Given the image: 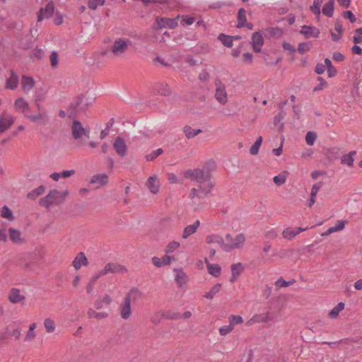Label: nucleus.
Listing matches in <instances>:
<instances>
[{
	"label": "nucleus",
	"instance_id": "f257e3e1",
	"mask_svg": "<svg viewBox=\"0 0 362 362\" xmlns=\"http://www.w3.org/2000/svg\"><path fill=\"white\" fill-rule=\"evenodd\" d=\"M91 105V100L83 95L76 96L69 104L67 108L68 117L76 119L81 113L88 109Z\"/></svg>",
	"mask_w": 362,
	"mask_h": 362
},
{
	"label": "nucleus",
	"instance_id": "f03ea898",
	"mask_svg": "<svg viewBox=\"0 0 362 362\" xmlns=\"http://www.w3.org/2000/svg\"><path fill=\"white\" fill-rule=\"evenodd\" d=\"M184 176L185 178L193 179L199 183H203L211 181L212 175L202 168H194L193 170H187Z\"/></svg>",
	"mask_w": 362,
	"mask_h": 362
},
{
	"label": "nucleus",
	"instance_id": "7ed1b4c3",
	"mask_svg": "<svg viewBox=\"0 0 362 362\" xmlns=\"http://www.w3.org/2000/svg\"><path fill=\"white\" fill-rule=\"evenodd\" d=\"M226 246H225L226 252H231L235 249H241L243 247L245 242V236L243 233L238 234L235 238H233L230 234L226 235Z\"/></svg>",
	"mask_w": 362,
	"mask_h": 362
},
{
	"label": "nucleus",
	"instance_id": "20e7f679",
	"mask_svg": "<svg viewBox=\"0 0 362 362\" xmlns=\"http://www.w3.org/2000/svg\"><path fill=\"white\" fill-rule=\"evenodd\" d=\"M131 45L129 39L117 38L110 46V50L115 57H120L127 52Z\"/></svg>",
	"mask_w": 362,
	"mask_h": 362
},
{
	"label": "nucleus",
	"instance_id": "39448f33",
	"mask_svg": "<svg viewBox=\"0 0 362 362\" xmlns=\"http://www.w3.org/2000/svg\"><path fill=\"white\" fill-rule=\"evenodd\" d=\"M71 132L73 138L78 140L83 136L88 138L90 128H84L79 120L74 119L71 125Z\"/></svg>",
	"mask_w": 362,
	"mask_h": 362
},
{
	"label": "nucleus",
	"instance_id": "423d86ee",
	"mask_svg": "<svg viewBox=\"0 0 362 362\" xmlns=\"http://www.w3.org/2000/svg\"><path fill=\"white\" fill-rule=\"evenodd\" d=\"M216 86V99L222 105H225L228 101V94L226 90V86L218 78L215 80Z\"/></svg>",
	"mask_w": 362,
	"mask_h": 362
},
{
	"label": "nucleus",
	"instance_id": "0eeeda50",
	"mask_svg": "<svg viewBox=\"0 0 362 362\" xmlns=\"http://www.w3.org/2000/svg\"><path fill=\"white\" fill-rule=\"evenodd\" d=\"M127 269L117 262H110L105 264V267L100 270V274L107 275L108 274L126 273Z\"/></svg>",
	"mask_w": 362,
	"mask_h": 362
},
{
	"label": "nucleus",
	"instance_id": "6e6552de",
	"mask_svg": "<svg viewBox=\"0 0 362 362\" xmlns=\"http://www.w3.org/2000/svg\"><path fill=\"white\" fill-rule=\"evenodd\" d=\"M177 25V21L176 18H160L157 17L156 19V25L154 29L159 30L164 28H169L170 29L175 28Z\"/></svg>",
	"mask_w": 362,
	"mask_h": 362
},
{
	"label": "nucleus",
	"instance_id": "1a4fd4ad",
	"mask_svg": "<svg viewBox=\"0 0 362 362\" xmlns=\"http://www.w3.org/2000/svg\"><path fill=\"white\" fill-rule=\"evenodd\" d=\"M26 117L31 122L38 124L40 125L45 126L49 122V117L47 112H40L37 114H29L26 115Z\"/></svg>",
	"mask_w": 362,
	"mask_h": 362
},
{
	"label": "nucleus",
	"instance_id": "9d476101",
	"mask_svg": "<svg viewBox=\"0 0 362 362\" xmlns=\"http://www.w3.org/2000/svg\"><path fill=\"white\" fill-rule=\"evenodd\" d=\"M113 148L120 157H124L127 154V146L125 141L120 136L115 139L113 143Z\"/></svg>",
	"mask_w": 362,
	"mask_h": 362
},
{
	"label": "nucleus",
	"instance_id": "9b49d317",
	"mask_svg": "<svg viewBox=\"0 0 362 362\" xmlns=\"http://www.w3.org/2000/svg\"><path fill=\"white\" fill-rule=\"evenodd\" d=\"M54 10V3L49 2L45 8H41L37 16V21H41L43 18H50Z\"/></svg>",
	"mask_w": 362,
	"mask_h": 362
},
{
	"label": "nucleus",
	"instance_id": "f8f14e48",
	"mask_svg": "<svg viewBox=\"0 0 362 362\" xmlns=\"http://www.w3.org/2000/svg\"><path fill=\"white\" fill-rule=\"evenodd\" d=\"M252 47L256 53L261 52L262 47L264 45V39L259 32H255L252 35Z\"/></svg>",
	"mask_w": 362,
	"mask_h": 362
},
{
	"label": "nucleus",
	"instance_id": "ddd939ff",
	"mask_svg": "<svg viewBox=\"0 0 362 362\" xmlns=\"http://www.w3.org/2000/svg\"><path fill=\"white\" fill-rule=\"evenodd\" d=\"M146 186L153 194H157L160 189V182L156 175L151 176L148 178Z\"/></svg>",
	"mask_w": 362,
	"mask_h": 362
},
{
	"label": "nucleus",
	"instance_id": "4468645a",
	"mask_svg": "<svg viewBox=\"0 0 362 362\" xmlns=\"http://www.w3.org/2000/svg\"><path fill=\"white\" fill-rule=\"evenodd\" d=\"M68 194V192H60L57 189L51 190L48 195L53 201V204H59L64 202L65 197Z\"/></svg>",
	"mask_w": 362,
	"mask_h": 362
},
{
	"label": "nucleus",
	"instance_id": "2eb2a0df",
	"mask_svg": "<svg viewBox=\"0 0 362 362\" xmlns=\"http://www.w3.org/2000/svg\"><path fill=\"white\" fill-rule=\"evenodd\" d=\"M300 33L303 35L305 38L317 37L320 35V30L313 26L303 25Z\"/></svg>",
	"mask_w": 362,
	"mask_h": 362
},
{
	"label": "nucleus",
	"instance_id": "dca6fc26",
	"mask_svg": "<svg viewBox=\"0 0 362 362\" xmlns=\"http://www.w3.org/2000/svg\"><path fill=\"white\" fill-rule=\"evenodd\" d=\"M14 106L16 109L23 113L25 117L29 115L30 107L28 102L23 98H18L15 103Z\"/></svg>",
	"mask_w": 362,
	"mask_h": 362
},
{
	"label": "nucleus",
	"instance_id": "f3484780",
	"mask_svg": "<svg viewBox=\"0 0 362 362\" xmlns=\"http://www.w3.org/2000/svg\"><path fill=\"white\" fill-rule=\"evenodd\" d=\"M72 264L76 270H78L81 266H87L88 261L84 252H80L74 259Z\"/></svg>",
	"mask_w": 362,
	"mask_h": 362
},
{
	"label": "nucleus",
	"instance_id": "a211bd4d",
	"mask_svg": "<svg viewBox=\"0 0 362 362\" xmlns=\"http://www.w3.org/2000/svg\"><path fill=\"white\" fill-rule=\"evenodd\" d=\"M175 258L173 256L164 255L162 259L158 258V257H153L151 259L152 263L157 267H162L164 266L169 265L172 260H174Z\"/></svg>",
	"mask_w": 362,
	"mask_h": 362
},
{
	"label": "nucleus",
	"instance_id": "6ab92c4d",
	"mask_svg": "<svg viewBox=\"0 0 362 362\" xmlns=\"http://www.w3.org/2000/svg\"><path fill=\"white\" fill-rule=\"evenodd\" d=\"M19 83V77L17 74L11 71V76L8 78H7L6 82V88L10 90L16 89Z\"/></svg>",
	"mask_w": 362,
	"mask_h": 362
},
{
	"label": "nucleus",
	"instance_id": "aec40b11",
	"mask_svg": "<svg viewBox=\"0 0 362 362\" xmlns=\"http://www.w3.org/2000/svg\"><path fill=\"white\" fill-rule=\"evenodd\" d=\"M22 89L25 93H28L35 86V81L33 77L23 75L21 79Z\"/></svg>",
	"mask_w": 362,
	"mask_h": 362
},
{
	"label": "nucleus",
	"instance_id": "412c9836",
	"mask_svg": "<svg viewBox=\"0 0 362 362\" xmlns=\"http://www.w3.org/2000/svg\"><path fill=\"white\" fill-rule=\"evenodd\" d=\"M131 302L129 298H124L121 308V317L124 320H127L131 316Z\"/></svg>",
	"mask_w": 362,
	"mask_h": 362
},
{
	"label": "nucleus",
	"instance_id": "4be33fe9",
	"mask_svg": "<svg viewBox=\"0 0 362 362\" xmlns=\"http://www.w3.org/2000/svg\"><path fill=\"white\" fill-rule=\"evenodd\" d=\"M90 182L91 184H99L97 188L105 186L108 182V176L105 173L95 175L92 177Z\"/></svg>",
	"mask_w": 362,
	"mask_h": 362
},
{
	"label": "nucleus",
	"instance_id": "5701e85b",
	"mask_svg": "<svg viewBox=\"0 0 362 362\" xmlns=\"http://www.w3.org/2000/svg\"><path fill=\"white\" fill-rule=\"evenodd\" d=\"M206 242L208 244L217 243L220 245L221 249L225 251V246H226V243H225L223 238L218 235H207L206 237Z\"/></svg>",
	"mask_w": 362,
	"mask_h": 362
},
{
	"label": "nucleus",
	"instance_id": "b1692460",
	"mask_svg": "<svg viewBox=\"0 0 362 362\" xmlns=\"http://www.w3.org/2000/svg\"><path fill=\"white\" fill-rule=\"evenodd\" d=\"M243 269H244V267H243L242 263H240V262L232 264L231 265L232 275L230 279V281L232 283L235 282L238 279V276L242 273Z\"/></svg>",
	"mask_w": 362,
	"mask_h": 362
},
{
	"label": "nucleus",
	"instance_id": "393cba45",
	"mask_svg": "<svg viewBox=\"0 0 362 362\" xmlns=\"http://www.w3.org/2000/svg\"><path fill=\"white\" fill-rule=\"evenodd\" d=\"M174 272L175 273V280L180 287L187 284V276L182 269H175Z\"/></svg>",
	"mask_w": 362,
	"mask_h": 362
},
{
	"label": "nucleus",
	"instance_id": "a878e982",
	"mask_svg": "<svg viewBox=\"0 0 362 362\" xmlns=\"http://www.w3.org/2000/svg\"><path fill=\"white\" fill-rule=\"evenodd\" d=\"M8 235L10 240L13 243H24V239L21 238V233L19 230L15 229L13 228H8Z\"/></svg>",
	"mask_w": 362,
	"mask_h": 362
},
{
	"label": "nucleus",
	"instance_id": "bb28decb",
	"mask_svg": "<svg viewBox=\"0 0 362 362\" xmlns=\"http://www.w3.org/2000/svg\"><path fill=\"white\" fill-rule=\"evenodd\" d=\"M8 299L12 303H18L25 299V296L21 295L20 290L16 288H13L11 290L8 294Z\"/></svg>",
	"mask_w": 362,
	"mask_h": 362
},
{
	"label": "nucleus",
	"instance_id": "cd10ccee",
	"mask_svg": "<svg viewBox=\"0 0 362 362\" xmlns=\"http://www.w3.org/2000/svg\"><path fill=\"white\" fill-rule=\"evenodd\" d=\"M200 225L199 220L196 221L193 224L187 226L183 231L182 238L187 239L189 236L194 234Z\"/></svg>",
	"mask_w": 362,
	"mask_h": 362
},
{
	"label": "nucleus",
	"instance_id": "c85d7f7f",
	"mask_svg": "<svg viewBox=\"0 0 362 362\" xmlns=\"http://www.w3.org/2000/svg\"><path fill=\"white\" fill-rule=\"evenodd\" d=\"M156 92L163 96H168L171 94V89L167 83H158L155 88Z\"/></svg>",
	"mask_w": 362,
	"mask_h": 362
},
{
	"label": "nucleus",
	"instance_id": "c756f323",
	"mask_svg": "<svg viewBox=\"0 0 362 362\" xmlns=\"http://www.w3.org/2000/svg\"><path fill=\"white\" fill-rule=\"evenodd\" d=\"M205 263L206 264V267L208 272L210 274L215 277H218L221 274V267L217 264H210L207 259H205Z\"/></svg>",
	"mask_w": 362,
	"mask_h": 362
},
{
	"label": "nucleus",
	"instance_id": "7c9ffc66",
	"mask_svg": "<svg viewBox=\"0 0 362 362\" xmlns=\"http://www.w3.org/2000/svg\"><path fill=\"white\" fill-rule=\"evenodd\" d=\"M143 293L137 288H132L130 291L125 296V298H129V301L135 302L136 300L141 298Z\"/></svg>",
	"mask_w": 362,
	"mask_h": 362
},
{
	"label": "nucleus",
	"instance_id": "2f4dec72",
	"mask_svg": "<svg viewBox=\"0 0 362 362\" xmlns=\"http://www.w3.org/2000/svg\"><path fill=\"white\" fill-rule=\"evenodd\" d=\"M356 154V151H352L347 154H344L341 158V163L343 165H346L349 167H352L354 165V156Z\"/></svg>",
	"mask_w": 362,
	"mask_h": 362
},
{
	"label": "nucleus",
	"instance_id": "473e14b6",
	"mask_svg": "<svg viewBox=\"0 0 362 362\" xmlns=\"http://www.w3.org/2000/svg\"><path fill=\"white\" fill-rule=\"evenodd\" d=\"M334 0H329L322 7V13L327 17H332L334 13Z\"/></svg>",
	"mask_w": 362,
	"mask_h": 362
},
{
	"label": "nucleus",
	"instance_id": "72a5a7b5",
	"mask_svg": "<svg viewBox=\"0 0 362 362\" xmlns=\"http://www.w3.org/2000/svg\"><path fill=\"white\" fill-rule=\"evenodd\" d=\"M214 187V184L211 182H206L205 183H200L199 187L197 189H199L200 192L204 193V196H207L210 194L212 189Z\"/></svg>",
	"mask_w": 362,
	"mask_h": 362
},
{
	"label": "nucleus",
	"instance_id": "f704fd0d",
	"mask_svg": "<svg viewBox=\"0 0 362 362\" xmlns=\"http://www.w3.org/2000/svg\"><path fill=\"white\" fill-rule=\"evenodd\" d=\"M255 322H268L274 320V315L271 313H265L254 317Z\"/></svg>",
	"mask_w": 362,
	"mask_h": 362
},
{
	"label": "nucleus",
	"instance_id": "c9c22d12",
	"mask_svg": "<svg viewBox=\"0 0 362 362\" xmlns=\"http://www.w3.org/2000/svg\"><path fill=\"white\" fill-rule=\"evenodd\" d=\"M345 304L342 302L339 303L329 313L328 315L330 318L336 319L338 317L339 313L344 309Z\"/></svg>",
	"mask_w": 362,
	"mask_h": 362
},
{
	"label": "nucleus",
	"instance_id": "e433bc0d",
	"mask_svg": "<svg viewBox=\"0 0 362 362\" xmlns=\"http://www.w3.org/2000/svg\"><path fill=\"white\" fill-rule=\"evenodd\" d=\"M183 132L188 139H192L202 131L201 129H193L190 126L186 125L183 127Z\"/></svg>",
	"mask_w": 362,
	"mask_h": 362
},
{
	"label": "nucleus",
	"instance_id": "4c0bfd02",
	"mask_svg": "<svg viewBox=\"0 0 362 362\" xmlns=\"http://www.w3.org/2000/svg\"><path fill=\"white\" fill-rule=\"evenodd\" d=\"M45 187L44 185H40L37 188L32 190L27 194V197L30 199H35L38 196L42 194L45 192Z\"/></svg>",
	"mask_w": 362,
	"mask_h": 362
},
{
	"label": "nucleus",
	"instance_id": "58836bf2",
	"mask_svg": "<svg viewBox=\"0 0 362 362\" xmlns=\"http://www.w3.org/2000/svg\"><path fill=\"white\" fill-rule=\"evenodd\" d=\"M245 22H247L246 11L243 8H241L239 9L238 13L237 28H243V25H244V23Z\"/></svg>",
	"mask_w": 362,
	"mask_h": 362
},
{
	"label": "nucleus",
	"instance_id": "ea45409f",
	"mask_svg": "<svg viewBox=\"0 0 362 362\" xmlns=\"http://www.w3.org/2000/svg\"><path fill=\"white\" fill-rule=\"evenodd\" d=\"M13 123V119H6L0 117V133L5 132Z\"/></svg>",
	"mask_w": 362,
	"mask_h": 362
},
{
	"label": "nucleus",
	"instance_id": "a19ab883",
	"mask_svg": "<svg viewBox=\"0 0 362 362\" xmlns=\"http://www.w3.org/2000/svg\"><path fill=\"white\" fill-rule=\"evenodd\" d=\"M218 39L226 47H231L233 46V38L230 35H226L223 33H221L218 36Z\"/></svg>",
	"mask_w": 362,
	"mask_h": 362
},
{
	"label": "nucleus",
	"instance_id": "79ce46f5",
	"mask_svg": "<svg viewBox=\"0 0 362 362\" xmlns=\"http://www.w3.org/2000/svg\"><path fill=\"white\" fill-rule=\"evenodd\" d=\"M221 288V284H215L209 291V292L206 293L204 295V297L208 299H213L214 296L218 293Z\"/></svg>",
	"mask_w": 362,
	"mask_h": 362
},
{
	"label": "nucleus",
	"instance_id": "37998d69",
	"mask_svg": "<svg viewBox=\"0 0 362 362\" xmlns=\"http://www.w3.org/2000/svg\"><path fill=\"white\" fill-rule=\"evenodd\" d=\"M287 175L288 172L284 171L281 173L279 174L278 175L274 176L273 178L274 182L278 186L282 185L283 184L285 183L286 180Z\"/></svg>",
	"mask_w": 362,
	"mask_h": 362
},
{
	"label": "nucleus",
	"instance_id": "c03bdc74",
	"mask_svg": "<svg viewBox=\"0 0 362 362\" xmlns=\"http://www.w3.org/2000/svg\"><path fill=\"white\" fill-rule=\"evenodd\" d=\"M262 143V136H259L250 149L251 155H257Z\"/></svg>",
	"mask_w": 362,
	"mask_h": 362
},
{
	"label": "nucleus",
	"instance_id": "a18cd8bd",
	"mask_svg": "<svg viewBox=\"0 0 362 362\" xmlns=\"http://www.w3.org/2000/svg\"><path fill=\"white\" fill-rule=\"evenodd\" d=\"M322 4V0H314L313 4L310 7V10L317 17L320 16L321 11L320 6Z\"/></svg>",
	"mask_w": 362,
	"mask_h": 362
},
{
	"label": "nucleus",
	"instance_id": "49530a36",
	"mask_svg": "<svg viewBox=\"0 0 362 362\" xmlns=\"http://www.w3.org/2000/svg\"><path fill=\"white\" fill-rule=\"evenodd\" d=\"M1 215L3 218H7L9 221H13L15 219L12 211L7 206H4L1 208Z\"/></svg>",
	"mask_w": 362,
	"mask_h": 362
},
{
	"label": "nucleus",
	"instance_id": "de8ad7c7",
	"mask_svg": "<svg viewBox=\"0 0 362 362\" xmlns=\"http://www.w3.org/2000/svg\"><path fill=\"white\" fill-rule=\"evenodd\" d=\"M44 325L47 333H52L54 332L56 325L53 320L50 318L45 319Z\"/></svg>",
	"mask_w": 362,
	"mask_h": 362
},
{
	"label": "nucleus",
	"instance_id": "09e8293b",
	"mask_svg": "<svg viewBox=\"0 0 362 362\" xmlns=\"http://www.w3.org/2000/svg\"><path fill=\"white\" fill-rule=\"evenodd\" d=\"M160 315L161 317L170 320H178L181 318V315L180 313L173 311L163 312Z\"/></svg>",
	"mask_w": 362,
	"mask_h": 362
},
{
	"label": "nucleus",
	"instance_id": "8fccbe9b",
	"mask_svg": "<svg viewBox=\"0 0 362 362\" xmlns=\"http://www.w3.org/2000/svg\"><path fill=\"white\" fill-rule=\"evenodd\" d=\"M229 323L234 328V325L242 324L243 319L240 315H230L228 317Z\"/></svg>",
	"mask_w": 362,
	"mask_h": 362
},
{
	"label": "nucleus",
	"instance_id": "3c124183",
	"mask_svg": "<svg viewBox=\"0 0 362 362\" xmlns=\"http://www.w3.org/2000/svg\"><path fill=\"white\" fill-rule=\"evenodd\" d=\"M189 197L190 199L193 200L195 198L203 199L206 196H204V193L200 192L199 189L192 188L189 192Z\"/></svg>",
	"mask_w": 362,
	"mask_h": 362
},
{
	"label": "nucleus",
	"instance_id": "603ef678",
	"mask_svg": "<svg viewBox=\"0 0 362 362\" xmlns=\"http://www.w3.org/2000/svg\"><path fill=\"white\" fill-rule=\"evenodd\" d=\"M317 139V134L314 132H308L305 136V141L308 145L313 146Z\"/></svg>",
	"mask_w": 362,
	"mask_h": 362
},
{
	"label": "nucleus",
	"instance_id": "864d4df0",
	"mask_svg": "<svg viewBox=\"0 0 362 362\" xmlns=\"http://www.w3.org/2000/svg\"><path fill=\"white\" fill-rule=\"evenodd\" d=\"M180 243L177 241H171L170 242L165 249V252L166 253H171L174 252L177 248L180 247Z\"/></svg>",
	"mask_w": 362,
	"mask_h": 362
},
{
	"label": "nucleus",
	"instance_id": "5fc2aeb1",
	"mask_svg": "<svg viewBox=\"0 0 362 362\" xmlns=\"http://www.w3.org/2000/svg\"><path fill=\"white\" fill-rule=\"evenodd\" d=\"M105 0H88V6L92 10H95L98 6H103Z\"/></svg>",
	"mask_w": 362,
	"mask_h": 362
},
{
	"label": "nucleus",
	"instance_id": "6e6d98bb",
	"mask_svg": "<svg viewBox=\"0 0 362 362\" xmlns=\"http://www.w3.org/2000/svg\"><path fill=\"white\" fill-rule=\"evenodd\" d=\"M163 152V150L162 148H158L156 151H152L151 153L146 155L145 156L146 160L151 161L156 158L158 156L162 154Z\"/></svg>",
	"mask_w": 362,
	"mask_h": 362
},
{
	"label": "nucleus",
	"instance_id": "4d7b16f0",
	"mask_svg": "<svg viewBox=\"0 0 362 362\" xmlns=\"http://www.w3.org/2000/svg\"><path fill=\"white\" fill-rule=\"evenodd\" d=\"M311 43L310 42H301L298 45V52L303 54L305 52H308L310 49Z\"/></svg>",
	"mask_w": 362,
	"mask_h": 362
},
{
	"label": "nucleus",
	"instance_id": "13d9d810",
	"mask_svg": "<svg viewBox=\"0 0 362 362\" xmlns=\"http://www.w3.org/2000/svg\"><path fill=\"white\" fill-rule=\"evenodd\" d=\"M216 168V165L214 160H210L207 161L205 165L203 166V168L207 170L209 173V175H211V173L215 170Z\"/></svg>",
	"mask_w": 362,
	"mask_h": 362
},
{
	"label": "nucleus",
	"instance_id": "bf43d9fd",
	"mask_svg": "<svg viewBox=\"0 0 362 362\" xmlns=\"http://www.w3.org/2000/svg\"><path fill=\"white\" fill-rule=\"evenodd\" d=\"M52 199L49 197V196L47 194L46 195L45 197L43 198H41L40 199V204L46 207V208H49V206L52 205V204H53V201L51 200Z\"/></svg>",
	"mask_w": 362,
	"mask_h": 362
},
{
	"label": "nucleus",
	"instance_id": "052dcab7",
	"mask_svg": "<svg viewBox=\"0 0 362 362\" xmlns=\"http://www.w3.org/2000/svg\"><path fill=\"white\" fill-rule=\"evenodd\" d=\"M282 235L285 239L291 240L296 235V234L295 230H292L290 228H286L283 230Z\"/></svg>",
	"mask_w": 362,
	"mask_h": 362
},
{
	"label": "nucleus",
	"instance_id": "680f3d73",
	"mask_svg": "<svg viewBox=\"0 0 362 362\" xmlns=\"http://www.w3.org/2000/svg\"><path fill=\"white\" fill-rule=\"evenodd\" d=\"M270 37H279L281 35V30L279 28H269L267 30Z\"/></svg>",
	"mask_w": 362,
	"mask_h": 362
},
{
	"label": "nucleus",
	"instance_id": "e2e57ef3",
	"mask_svg": "<svg viewBox=\"0 0 362 362\" xmlns=\"http://www.w3.org/2000/svg\"><path fill=\"white\" fill-rule=\"evenodd\" d=\"M294 282H295L294 279L292 280V281H286L284 280V279L282 277H280L275 282V284H276V286H279V287H286V286H288L290 285H292Z\"/></svg>",
	"mask_w": 362,
	"mask_h": 362
},
{
	"label": "nucleus",
	"instance_id": "0e129e2a",
	"mask_svg": "<svg viewBox=\"0 0 362 362\" xmlns=\"http://www.w3.org/2000/svg\"><path fill=\"white\" fill-rule=\"evenodd\" d=\"M233 329V327L232 325L229 323L228 325L223 326L219 329V333L221 336H226L228 334H229L230 332H232Z\"/></svg>",
	"mask_w": 362,
	"mask_h": 362
},
{
	"label": "nucleus",
	"instance_id": "69168bd1",
	"mask_svg": "<svg viewBox=\"0 0 362 362\" xmlns=\"http://www.w3.org/2000/svg\"><path fill=\"white\" fill-rule=\"evenodd\" d=\"M50 62H51V66L53 67V68H55L57 67V66L58 65V55H57V53L54 51L51 53L50 54Z\"/></svg>",
	"mask_w": 362,
	"mask_h": 362
},
{
	"label": "nucleus",
	"instance_id": "338daca9",
	"mask_svg": "<svg viewBox=\"0 0 362 362\" xmlns=\"http://www.w3.org/2000/svg\"><path fill=\"white\" fill-rule=\"evenodd\" d=\"M322 187V182H319L316 184H315L312 189H311V192H310V196L311 197H316L318 191L320 190V189Z\"/></svg>",
	"mask_w": 362,
	"mask_h": 362
},
{
	"label": "nucleus",
	"instance_id": "774afa93",
	"mask_svg": "<svg viewBox=\"0 0 362 362\" xmlns=\"http://www.w3.org/2000/svg\"><path fill=\"white\" fill-rule=\"evenodd\" d=\"M284 117L281 115V113L276 115L274 118V124L275 125H278L279 124V129L282 130L284 128V123L281 122V120L283 119Z\"/></svg>",
	"mask_w": 362,
	"mask_h": 362
}]
</instances>
